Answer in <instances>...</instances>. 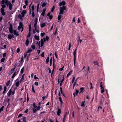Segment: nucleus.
<instances>
[{"label": "nucleus", "mask_w": 122, "mask_h": 122, "mask_svg": "<svg viewBox=\"0 0 122 122\" xmlns=\"http://www.w3.org/2000/svg\"><path fill=\"white\" fill-rule=\"evenodd\" d=\"M22 28V27H21V26H19L18 27V30H19L20 29H21Z\"/></svg>", "instance_id": "nucleus-62"}, {"label": "nucleus", "mask_w": 122, "mask_h": 122, "mask_svg": "<svg viewBox=\"0 0 122 122\" xmlns=\"http://www.w3.org/2000/svg\"><path fill=\"white\" fill-rule=\"evenodd\" d=\"M34 38L35 39L37 40H39V36H37L35 35L34 36Z\"/></svg>", "instance_id": "nucleus-12"}, {"label": "nucleus", "mask_w": 122, "mask_h": 122, "mask_svg": "<svg viewBox=\"0 0 122 122\" xmlns=\"http://www.w3.org/2000/svg\"><path fill=\"white\" fill-rule=\"evenodd\" d=\"M37 21H38V20H37V18H36L35 19V22L34 24V27L35 28L36 27H36H37V26H36L37 25Z\"/></svg>", "instance_id": "nucleus-8"}, {"label": "nucleus", "mask_w": 122, "mask_h": 122, "mask_svg": "<svg viewBox=\"0 0 122 122\" xmlns=\"http://www.w3.org/2000/svg\"><path fill=\"white\" fill-rule=\"evenodd\" d=\"M47 4V2H43L41 6L42 7H44V6H46V5Z\"/></svg>", "instance_id": "nucleus-13"}, {"label": "nucleus", "mask_w": 122, "mask_h": 122, "mask_svg": "<svg viewBox=\"0 0 122 122\" xmlns=\"http://www.w3.org/2000/svg\"><path fill=\"white\" fill-rule=\"evenodd\" d=\"M44 52H43L42 53V54L41 55V56L42 57H44Z\"/></svg>", "instance_id": "nucleus-49"}, {"label": "nucleus", "mask_w": 122, "mask_h": 122, "mask_svg": "<svg viewBox=\"0 0 122 122\" xmlns=\"http://www.w3.org/2000/svg\"><path fill=\"white\" fill-rule=\"evenodd\" d=\"M17 62H16L15 64V65H14V68H14V69H15V68H16V67L17 65Z\"/></svg>", "instance_id": "nucleus-39"}, {"label": "nucleus", "mask_w": 122, "mask_h": 122, "mask_svg": "<svg viewBox=\"0 0 122 122\" xmlns=\"http://www.w3.org/2000/svg\"><path fill=\"white\" fill-rule=\"evenodd\" d=\"M53 59H54V60H53L54 62H53V70H52V72L51 75H52V73H53V71H54V58H53Z\"/></svg>", "instance_id": "nucleus-17"}, {"label": "nucleus", "mask_w": 122, "mask_h": 122, "mask_svg": "<svg viewBox=\"0 0 122 122\" xmlns=\"http://www.w3.org/2000/svg\"><path fill=\"white\" fill-rule=\"evenodd\" d=\"M61 18V15H59L58 17V19L59 20Z\"/></svg>", "instance_id": "nucleus-51"}, {"label": "nucleus", "mask_w": 122, "mask_h": 122, "mask_svg": "<svg viewBox=\"0 0 122 122\" xmlns=\"http://www.w3.org/2000/svg\"><path fill=\"white\" fill-rule=\"evenodd\" d=\"M76 52L74 51V53H73V55L74 56V66H75V62L76 61Z\"/></svg>", "instance_id": "nucleus-5"}, {"label": "nucleus", "mask_w": 122, "mask_h": 122, "mask_svg": "<svg viewBox=\"0 0 122 122\" xmlns=\"http://www.w3.org/2000/svg\"><path fill=\"white\" fill-rule=\"evenodd\" d=\"M10 81L9 80L6 83V85L7 86H9V85L10 83Z\"/></svg>", "instance_id": "nucleus-22"}, {"label": "nucleus", "mask_w": 122, "mask_h": 122, "mask_svg": "<svg viewBox=\"0 0 122 122\" xmlns=\"http://www.w3.org/2000/svg\"><path fill=\"white\" fill-rule=\"evenodd\" d=\"M29 43V40L28 39H27L26 41L25 42V44L27 46L28 45V44Z\"/></svg>", "instance_id": "nucleus-16"}, {"label": "nucleus", "mask_w": 122, "mask_h": 122, "mask_svg": "<svg viewBox=\"0 0 122 122\" xmlns=\"http://www.w3.org/2000/svg\"><path fill=\"white\" fill-rule=\"evenodd\" d=\"M20 51V49L19 48H18L17 49V50H16V52H17V53H18Z\"/></svg>", "instance_id": "nucleus-47"}, {"label": "nucleus", "mask_w": 122, "mask_h": 122, "mask_svg": "<svg viewBox=\"0 0 122 122\" xmlns=\"http://www.w3.org/2000/svg\"><path fill=\"white\" fill-rule=\"evenodd\" d=\"M54 55H55V56L56 58H57L58 57H57V53H56V52H55V54H54Z\"/></svg>", "instance_id": "nucleus-57"}, {"label": "nucleus", "mask_w": 122, "mask_h": 122, "mask_svg": "<svg viewBox=\"0 0 122 122\" xmlns=\"http://www.w3.org/2000/svg\"><path fill=\"white\" fill-rule=\"evenodd\" d=\"M26 13V11L25 10H24L23 12L21 13V14L25 15Z\"/></svg>", "instance_id": "nucleus-19"}, {"label": "nucleus", "mask_w": 122, "mask_h": 122, "mask_svg": "<svg viewBox=\"0 0 122 122\" xmlns=\"http://www.w3.org/2000/svg\"><path fill=\"white\" fill-rule=\"evenodd\" d=\"M45 23H43L41 25V27L43 28L45 26Z\"/></svg>", "instance_id": "nucleus-23"}, {"label": "nucleus", "mask_w": 122, "mask_h": 122, "mask_svg": "<svg viewBox=\"0 0 122 122\" xmlns=\"http://www.w3.org/2000/svg\"><path fill=\"white\" fill-rule=\"evenodd\" d=\"M6 89H7L6 87V86H5L4 87V91L3 92V94H4L5 92L6 91Z\"/></svg>", "instance_id": "nucleus-15"}, {"label": "nucleus", "mask_w": 122, "mask_h": 122, "mask_svg": "<svg viewBox=\"0 0 122 122\" xmlns=\"http://www.w3.org/2000/svg\"><path fill=\"white\" fill-rule=\"evenodd\" d=\"M30 31H29V33L28 35L27 36V37H30Z\"/></svg>", "instance_id": "nucleus-32"}, {"label": "nucleus", "mask_w": 122, "mask_h": 122, "mask_svg": "<svg viewBox=\"0 0 122 122\" xmlns=\"http://www.w3.org/2000/svg\"><path fill=\"white\" fill-rule=\"evenodd\" d=\"M5 60V58L4 57L2 58L1 60V62H4Z\"/></svg>", "instance_id": "nucleus-35"}, {"label": "nucleus", "mask_w": 122, "mask_h": 122, "mask_svg": "<svg viewBox=\"0 0 122 122\" xmlns=\"http://www.w3.org/2000/svg\"><path fill=\"white\" fill-rule=\"evenodd\" d=\"M20 26H21V27H23V24L22 23V22H20Z\"/></svg>", "instance_id": "nucleus-40"}, {"label": "nucleus", "mask_w": 122, "mask_h": 122, "mask_svg": "<svg viewBox=\"0 0 122 122\" xmlns=\"http://www.w3.org/2000/svg\"><path fill=\"white\" fill-rule=\"evenodd\" d=\"M48 96V94L46 96L43 97H42V98H43L42 100L44 101L45 98L46 97H47Z\"/></svg>", "instance_id": "nucleus-42"}, {"label": "nucleus", "mask_w": 122, "mask_h": 122, "mask_svg": "<svg viewBox=\"0 0 122 122\" xmlns=\"http://www.w3.org/2000/svg\"><path fill=\"white\" fill-rule=\"evenodd\" d=\"M68 114H69V111H68L67 112H66L64 116H66Z\"/></svg>", "instance_id": "nucleus-63"}, {"label": "nucleus", "mask_w": 122, "mask_h": 122, "mask_svg": "<svg viewBox=\"0 0 122 122\" xmlns=\"http://www.w3.org/2000/svg\"><path fill=\"white\" fill-rule=\"evenodd\" d=\"M59 99L61 102V105H62V104L63 103V102L61 97H59Z\"/></svg>", "instance_id": "nucleus-21"}, {"label": "nucleus", "mask_w": 122, "mask_h": 122, "mask_svg": "<svg viewBox=\"0 0 122 122\" xmlns=\"http://www.w3.org/2000/svg\"><path fill=\"white\" fill-rule=\"evenodd\" d=\"M41 47H42L45 42H44L43 41V40L42 39H41Z\"/></svg>", "instance_id": "nucleus-10"}, {"label": "nucleus", "mask_w": 122, "mask_h": 122, "mask_svg": "<svg viewBox=\"0 0 122 122\" xmlns=\"http://www.w3.org/2000/svg\"><path fill=\"white\" fill-rule=\"evenodd\" d=\"M31 9H32V10H33V11H34V6L33 5H32L31 6Z\"/></svg>", "instance_id": "nucleus-61"}, {"label": "nucleus", "mask_w": 122, "mask_h": 122, "mask_svg": "<svg viewBox=\"0 0 122 122\" xmlns=\"http://www.w3.org/2000/svg\"><path fill=\"white\" fill-rule=\"evenodd\" d=\"M66 3L65 1H63L62 2H59V5L60 6H61L62 5H63L62 7H60V10L59 14H62L63 13L64 10H65L66 9V7L64 5H65Z\"/></svg>", "instance_id": "nucleus-1"}, {"label": "nucleus", "mask_w": 122, "mask_h": 122, "mask_svg": "<svg viewBox=\"0 0 122 122\" xmlns=\"http://www.w3.org/2000/svg\"><path fill=\"white\" fill-rule=\"evenodd\" d=\"M40 106H38V107L36 108V110H39L40 109Z\"/></svg>", "instance_id": "nucleus-64"}, {"label": "nucleus", "mask_w": 122, "mask_h": 122, "mask_svg": "<svg viewBox=\"0 0 122 122\" xmlns=\"http://www.w3.org/2000/svg\"><path fill=\"white\" fill-rule=\"evenodd\" d=\"M15 69L12 68L8 72V74L9 75L11 74L14 71Z\"/></svg>", "instance_id": "nucleus-7"}, {"label": "nucleus", "mask_w": 122, "mask_h": 122, "mask_svg": "<svg viewBox=\"0 0 122 122\" xmlns=\"http://www.w3.org/2000/svg\"><path fill=\"white\" fill-rule=\"evenodd\" d=\"M9 30L11 33H13V27L12 24H10V27L9 28Z\"/></svg>", "instance_id": "nucleus-4"}, {"label": "nucleus", "mask_w": 122, "mask_h": 122, "mask_svg": "<svg viewBox=\"0 0 122 122\" xmlns=\"http://www.w3.org/2000/svg\"><path fill=\"white\" fill-rule=\"evenodd\" d=\"M32 91L33 92L35 93V91L34 90V87H33V85H32Z\"/></svg>", "instance_id": "nucleus-29"}, {"label": "nucleus", "mask_w": 122, "mask_h": 122, "mask_svg": "<svg viewBox=\"0 0 122 122\" xmlns=\"http://www.w3.org/2000/svg\"><path fill=\"white\" fill-rule=\"evenodd\" d=\"M12 90L11 89H10L9 91L7 93V96L8 97H9L10 95L12 94Z\"/></svg>", "instance_id": "nucleus-6"}, {"label": "nucleus", "mask_w": 122, "mask_h": 122, "mask_svg": "<svg viewBox=\"0 0 122 122\" xmlns=\"http://www.w3.org/2000/svg\"><path fill=\"white\" fill-rule=\"evenodd\" d=\"M72 72V70H71L70 72L68 73L67 75V77H68L69 76H70L71 75V73Z\"/></svg>", "instance_id": "nucleus-14"}, {"label": "nucleus", "mask_w": 122, "mask_h": 122, "mask_svg": "<svg viewBox=\"0 0 122 122\" xmlns=\"http://www.w3.org/2000/svg\"><path fill=\"white\" fill-rule=\"evenodd\" d=\"M32 51V49H30L27 51V53H29L31 51Z\"/></svg>", "instance_id": "nucleus-38"}, {"label": "nucleus", "mask_w": 122, "mask_h": 122, "mask_svg": "<svg viewBox=\"0 0 122 122\" xmlns=\"http://www.w3.org/2000/svg\"><path fill=\"white\" fill-rule=\"evenodd\" d=\"M55 9V7L54 6H53L52 8L51 9V11L52 12H53Z\"/></svg>", "instance_id": "nucleus-28"}, {"label": "nucleus", "mask_w": 122, "mask_h": 122, "mask_svg": "<svg viewBox=\"0 0 122 122\" xmlns=\"http://www.w3.org/2000/svg\"><path fill=\"white\" fill-rule=\"evenodd\" d=\"M58 110L57 112V114L58 116H59L60 114L61 113V110L60 108L58 109Z\"/></svg>", "instance_id": "nucleus-9"}, {"label": "nucleus", "mask_w": 122, "mask_h": 122, "mask_svg": "<svg viewBox=\"0 0 122 122\" xmlns=\"http://www.w3.org/2000/svg\"><path fill=\"white\" fill-rule=\"evenodd\" d=\"M1 3L2 5H4L6 4V5L8 6L9 10H11L12 9V4L10 2L8 1V0H2L1 1Z\"/></svg>", "instance_id": "nucleus-2"}, {"label": "nucleus", "mask_w": 122, "mask_h": 122, "mask_svg": "<svg viewBox=\"0 0 122 122\" xmlns=\"http://www.w3.org/2000/svg\"><path fill=\"white\" fill-rule=\"evenodd\" d=\"M84 88L83 87H81L80 88V90H81V91L79 93H82L84 91H83V90L84 89Z\"/></svg>", "instance_id": "nucleus-11"}, {"label": "nucleus", "mask_w": 122, "mask_h": 122, "mask_svg": "<svg viewBox=\"0 0 122 122\" xmlns=\"http://www.w3.org/2000/svg\"><path fill=\"white\" fill-rule=\"evenodd\" d=\"M19 69H18V71H17L16 70V71L14 72V73H15L16 74H17L18 72H19Z\"/></svg>", "instance_id": "nucleus-56"}, {"label": "nucleus", "mask_w": 122, "mask_h": 122, "mask_svg": "<svg viewBox=\"0 0 122 122\" xmlns=\"http://www.w3.org/2000/svg\"><path fill=\"white\" fill-rule=\"evenodd\" d=\"M49 57H48L46 59V62L47 64L49 61Z\"/></svg>", "instance_id": "nucleus-20"}, {"label": "nucleus", "mask_w": 122, "mask_h": 122, "mask_svg": "<svg viewBox=\"0 0 122 122\" xmlns=\"http://www.w3.org/2000/svg\"><path fill=\"white\" fill-rule=\"evenodd\" d=\"M34 84L35 85L38 86V83L37 82H35Z\"/></svg>", "instance_id": "nucleus-54"}, {"label": "nucleus", "mask_w": 122, "mask_h": 122, "mask_svg": "<svg viewBox=\"0 0 122 122\" xmlns=\"http://www.w3.org/2000/svg\"><path fill=\"white\" fill-rule=\"evenodd\" d=\"M79 92V91L78 90L76 89V95H77V94Z\"/></svg>", "instance_id": "nucleus-44"}, {"label": "nucleus", "mask_w": 122, "mask_h": 122, "mask_svg": "<svg viewBox=\"0 0 122 122\" xmlns=\"http://www.w3.org/2000/svg\"><path fill=\"white\" fill-rule=\"evenodd\" d=\"M93 63L95 65H98V62L97 61H94L93 62Z\"/></svg>", "instance_id": "nucleus-31"}, {"label": "nucleus", "mask_w": 122, "mask_h": 122, "mask_svg": "<svg viewBox=\"0 0 122 122\" xmlns=\"http://www.w3.org/2000/svg\"><path fill=\"white\" fill-rule=\"evenodd\" d=\"M18 17L20 19H22V15L20 14L19 15H18Z\"/></svg>", "instance_id": "nucleus-27"}, {"label": "nucleus", "mask_w": 122, "mask_h": 122, "mask_svg": "<svg viewBox=\"0 0 122 122\" xmlns=\"http://www.w3.org/2000/svg\"><path fill=\"white\" fill-rule=\"evenodd\" d=\"M36 44H38V46L40 47V41H38L37 42Z\"/></svg>", "instance_id": "nucleus-33"}, {"label": "nucleus", "mask_w": 122, "mask_h": 122, "mask_svg": "<svg viewBox=\"0 0 122 122\" xmlns=\"http://www.w3.org/2000/svg\"><path fill=\"white\" fill-rule=\"evenodd\" d=\"M84 103H85V102H82L81 103V106H85V105H84Z\"/></svg>", "instance_id": "nucleus-45"}, {"label": "nucleus", "mask_w": 122, "mask_h": 122, "mask_svg": "<svg viewBox=\"0 0 122 122\" xmlns=\"http://www.w3.org/2000/svg\"><path fill=\"white\" fill-rule=\"evenodd\" d=\"M66 119V116H64L63 119V122H65V120Z\"/></svg>", "instance_id": "nucleus-53"}, {"label": "nucleus", "mask_w": 122, "mask_h": 122, "mask_svg": "<svg viewBox=\"0 0 122 122\" xmlns=\"http://www.w3.org/2000/svg\"><path fill=\"white\" fill-rule=\"evenodd\" d=\"M8 38L9 39H11L12 38L11 35H9L8 36Z\"/></svg>", "instance_id": "nucleus-26"}, {"label": "nucleus", "mask_w": 122, "mask_h": 122, "mask_svg": "<svg viewBox=\"0 0 122 122\" xmlns=\"http://www.w3.org/2000/svg\"><path fill=\"white\" fill-rule=\"evenodd\" d=\"M4 107V106H2L0 108V113L3 110V109Z\"/></svg>", "instance_id": "nucleus-25"}, {"label": "nucleus", "mask_w": 122, "mask_h": 122, "mask_svg": "<svg viewBox=\"0 0 122 122\" xmlns=\"http://www.w3.org/2000/svg\"><path fill=\"white\" fill-rule=\"evenodd\" d=\"M48 70L49 73H51V71L50 68L49 67H48Z\"/></svg>", "instance_id": "nucleus-60"}, {"label": "nucleus", "mask_w": 122, "mask_h": 122, "mask_svg": "<svg viewBox=\"0 0 122 122\" xmlns=\"http://www.w3.org/2000/svg\"><path fill=\"white\" fill-rule=\"evenodd\" d=\"M36 104L35 103H34L33 104V106L35 108H36L37 107V106H36Z\"/></svg>", "instance_id": "nucleus-55"}, {"label": "nucleus", "mask_w": 122, "mask_h": 122, "mask_svg": "<svg viewBox=\"0 0 122 122\" xmlns=\"http://www.w3.org/2000/svg\"><path fill=\"white\" fill-rule=\"evenodd\" d=\"M23 122H25L26 121V117H24L23 118Z\"/></svg>", "instance_id": "nucleus-37"}, {"label": "nucleus", "mask_w": 122, "mask_h": 122, "mask_svg": "<svg viewBox=\"0 0 122 122\" xmlns=\"http://www.w3.org/2000/svg\"><path fill=\"white\" fill-rule=\"evenodd\" d=\"M60 91L61 92V93L62 94H63V92H62V88L61 87H60Z\"/></svg>", "instance_id": "nucleus-50"}, {"label": "nucleus", "mask_w": 122, "mask_h": 122, "mask_svg": "<svg viewBox=\"0 0 122 122\" xmlns=\"http://www.w3.org/2000/svg\"><path fill=\"white\" fill-rule=\"evenodd\" d=\"M2 8L0 9V11L2 15H5V13L4 12V8L6 6V5L5 4L4 5H1Z\"/></svg>", "instance_id": "nucleus-3"}, {"label": "nucleus", "mask_w": 122, "mask_h": 122, "mask_svg": "<svg viewBox=\"0 0 122 122\" xmlns=\"http://www.w3.org/2000/svg\"><path fill=\"white\" fill-rule=\"evenodd\" d=\"M23 60V57L22 56L21 58V60L20 61V62H22Z\"/></svg>", "instance_id": "nucleus-59"}, {"label": "nucleus", "mask_w": 122, "mask_h": 122, "mask_svg": "<svg viewBox=\"0 0 122 122\" xmlns=\"http://www.w3.org/2000/svg\"><path fill=\"white\" fill-rule=\"evenodd\" d=\"M19 83L20 82L19 81H17L16 83L15 86L17 87H18L19 86Z\"/></svg>", "instance_id": "nucleus-18"}, {"label": "nucleus", "mask_w": 122, "mask_h": 122, "mask_svg": "<svg viewBox=\"0 0 122 122\" xmlns=\"http://www.w3.org/2000/svg\"><path fill=\"white\" fill-rule=\"evenodd\" d=\"M24 70V67H23L21 69L20 71V72L21 74H23V73Z\"/></svg>", "instance_id": "nucleus-24"}, {"label": "nucleus", "mask_w": 122, "mask_h": 122, "mask_svg": "<svg viewBox=\"0 0 122 122\" xmlns=\"http://www.w3.org/2000/svg\"><path fill=\"white\" fill-rule=\"evenodd\" d=\"M28 2V1L27 0H26L25 1V3L26 5H27Z\"/></svg>", "instance_id": "nucleus-43"}, {"label": "nucleus", "mask_w": 122, "mask_h": 122, "mask_svg": "<svg viewBox=\"0 0 122 122\" xmlns=\"http://www.w3.org/2000/svg\"><path fill=\"white\" fill-rule=\"evenodd\" d=\"M24 80V76H22L21 78V79L20 80V81H23Z\"/></svg>", "instance_id": "nucleus-41"}, {"label": "nucleus", "mask_w": 122, "mask_h": 122, "mask_svg": "<svg viewBox=\"0 0 122 122\" xmlns=\"http://www.w3.org/2000/svg\"><path fill=\"white\" fill-rule=\"evenodd\" d=\"M13 33L14 35H15L16 33V31L15 30H13Z\"/></svg>", "instance_id": "nucleus-52"}, {"label": "nucleus", "mask_w": 122, "mask_h": 122, "mask_svg": "<svg viewBox=\"0 0 122 122\" xmlns=\"http://www.w3.org/2000/svg\"><path fill=\"white\" fill-rule=\"evenodd\" d=\"M32 16L33 17H34L35 16V14H34V12L33 11L32 12Z\"/></svg>", "instance_id": "nucleus-58"}, {"label": "nucleus", "mask_w": 122, "mask_h": 122, "mask_svg": "<svg viewBox=\"0 0 122 122\" xmlns=\"http://www.w3.org/2000/svg\"><path fill=\"white\" fill-rule=\"evenodd\" d=\"M17 74L15 73H14L13 74L12 77V78H13Z\"/></svg>", "instance_id": "nucleus-34"}, {"label": "nucleus", "mask_w": 122, "mask_h": 122, "mask_svg": "<svg viewBox=\"0 0 122 122\" xmlns=\"http://www.w3.org/2000/svg\"><path fill=\"white\" fill-rule=\"evenodd\" d=\"M31 24H30L29 25V31H31Z\"/></svg>", "instance_id": "nucleus-48"}, {"label": "nucleus", "mask_w": 122, "mask_h": 122, "mask_svg": "<svg viewBox=\"0 0 122 122\" xmlns=\"http://www.w3.org/2000/svg\"><path fill=\"white\" fill-rule=\"evenodd\" d=\"M45 34L44 33H41V36L43 37Z\"/></svg>", "instance_id": "nucleus-30"}, {"label": "nucleus", "mask_w": 122, "mask_h": 122, "mask_svg": "<svg viewBox=\"0 0 122 122\" xmlns=\"http://www.w3.org/2000/svg\"><path fill=\"white\" fill-rule=\"evenodd\" d=\"M31 48L33 49H35V46L34 45H32L31 46Z\"/></svg>", "instance_id": "nucleus-46"}, {"label": "nucleus", "mask_w": 122, "mask_h": 122, "mask_svg": "<svg viewBox=\"0 0 122 122\" xmlns=\"http://www.w3.org/2000/svg\"><path fill=\"white\" fill-rule=\"evenodd\" d=\"M32 110L34 113H35L36 111V109L34 108H32Z\"/></svg>", "instance_id": "nucleus-36"}]
</instances>
